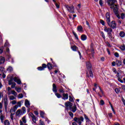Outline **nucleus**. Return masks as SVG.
<instances>
[{
  "label": "nucleus",
  "instance_id": "nucleus-1",
  "mask_svg": "<svg viewBox=\"0 0 125 125\" xmlns=\"http://www.w3.org/2000/svg\"><path fill=\"white\" fill-rule=\"evenodd\" d=\"M107 4L110 5V8L113 9L114 13L115 15H116L117 18L120 19L121 17L119 15V8H118V5L115 4L116 2V0H107Z\"/></svg>",
  "mask_w": 125,
  "mask_h": 125
},
{
  "label": "nucleus",
  "instance_id": "nucleus-2",
  "mask_svg": "<svg viewBox=\"0 0 125 125\" xmlns=\"http://www.w3.org/2000/svg\"><path fill=\"white\" fill-rule=\"evenodd\" d=\"M106 22L108 25L111 28H112V29H115L117 26L116 24V22L115 21H112L111 22V20L110 19V14L109 13H106Z\"/></svg>",
  "mask_w": 125,
  "mask_h": 125
},
{
  "label": "nucleus",
  "instance_id": "nucleus-3",
  "mask_svg": "<svg viewBox=\"0 0 125 125\" xmlns=\"http://www.w3.org/2000/svg\"><path fill=\"white\" fill-rule=\"evenodd\" d=\"M65 106L67 110L69 109L70 111H71L72 112H73V113H75L76 111H77V105H76V104H74L73 106V104H72L70 102H66L65 103Z\"/></svg>",
  "mask_w": 125,
  "mask_h": 125
},
{
  "label": "nucleus",
  "instance_id": "nucleus-4",
  "mask_svg": "<svg viewBox=\"0 0 125 125\" xmlns=\"http://www.w3.org/2000/svg\"><path fill=\"white\" fill-rule=\"evenodd\" d=\"M86 66L87 67V69L88 70V72L86 73V77L87 78H89L90 77L91 78H93V73H92V71H91V63H90V62H86Z\"/></svg>",
  "mask_w": 125,
  "mask_h": 125
},
{
  "label": "nucleus",
  "instance_id": "nucleus-5",
  "mask_svg": "<svg viewBox=\"0 0 125 125\" xmlns=\"http://www.w3.org/2000/svg\"><path fill=\"white\" fill-rule=\"evenodd\" d=\"M7 105H8V101H7V97L4 99V106L5 108V111L7 112Z\"/></svg>",
  "mask_w": 125,
  "mask_h": 125
},
{
  "label": "nucleus",
  "instance_id": "nucleus-6",
  "mask_svg": "<svg viewBox=\"0 0 125 125\" xmlns=\"http://www.w3.org/2000/svg\"><path fill=\"white\" fill-rule=\"evenodd\" d=\"M65 7L67 9V10H68L70 13H73V12H74V6H69V5H65Z\"/></svg>",
  "mask_w": 125,
  "mask_h": 125
},
{
  "label": "nucleus",
  "instance_id": "nucleus-7",
  "mask_svg": "<svg viewBox=\"0 0 125 125\" xmlns=\"http://www.w3.org/2000/svg\"><path fill=\"white\" fill-rule=\"evenodd\" d=\"M46 68V65L45 63L42 64V66H39L37 68L38 71H43Z\"/></svg>",
  "mask_w": 125,
  "mask_h": 125
},
{
  "label": "nucleus",
  "instance_id": "nucleus-8",
  "mask_svg": "<svg viewBox=\"0 0 125 125\" xmlns=\"http://www.w3.org/2000/svg\"><path fill=\"white\" fill-rule=\"evenodd\" d=\"M25 106L28 108V112H29L30 111V102L29 101H28V100H25V103H24Z\"/></svg>",
  "mask_w": 125,
  "mask_h": 125
},
{
  "label": "nucleus",
  "instance_id": "nucleus-9",
  "mask_svg": "<svg viewBox=\"0 0 125 125\" xmlns=\"http://www.w3.org/2000/svg\"><path fill=\"white\" fill-rule=\"evenodd\" d=\"M104 31L106 32V33H112L113 32V29L111 28H108L107 26H104Z\"/></svg>",
  "mask_w": 125,
  "mask_h": 125
},
{
  "label": "nucleus",
  "instance_id": "nucleus-10",
  "mask_svg": "<svg viewBox=\"0 0 125 125\" xmlns=\"http://www.w3.org/2000/svg\"><path fill=\"white\" fill-rule=\"evenodd\" d=\"M18 108V106L17 105H15V106L10 109V113H15L16 110Z\"/></svg>",
  "mask_w": 125,
  "mask_h": 125
},
{
  "label": "nucleus",
  "instance_id": "nucleus-11",
  "mask_svg": "<svg viewBox=\"0 0 125 125\" xmlns=\"http://www.w3.org/2000/svg\"><path fill=\"white\" fill-rule=\"evenodd\" d=\"M52 90L53 92L57 93V86L55 84V83L53 84V89Z\"/></svg>",
  "mask_w": 125,
  "mask_h": 125
},
{
  "label": "nucleus",
  "instance_id": "nucleus-12",
  "mask_svg": "<svg viewBox=\"0 0 125 125\" xmlns=\"http://www.w3.org/2000/svg\"><path fill=\"white\" fill-rule=\"evenodd\" d=\"M62 99H63V100H66L68 99V93H63L62 94Z\"/></svg>",
  "mask_w": 125,
  "mask_h": 125
},
{
  "label": "nucleus",
  "instance_id": "nucleus-13",
  "mask_svg": "<svg viewBox=\"0 0 125 125\" xmlns=\"http://www.w3.org/2000/svg\"><path fill=\"white\" fill-rule=\"evenodd\" d=\"M71 48L73 51H77L79 49V48L76 45L72 46Z\"/></svg>",
  "mask_w": 125,
  "mask_h": 125
},
{
  "label": "nucleus",
  "instance_id": "nucleus-14",
  "mask_svg": "<svg viewBox=\"0 0 125 125\" xmlns=\"http://www.w3.org/2000/svg\"><path fill=\"white\" fill-rule=\"evenodd\" d=\"M48 70H52V64L50 62H48L47 65H46Z\"/></svg>",
  "mask_w": 125,
  "mask_h": 125
},
{
  "label": "nucleus",
  "instance_id": "nucleus-15",
  "mask_svg": "<svg viewBox=\"0 0 125 125\" xmlns=\"http://www.w3.org/2000/svg\"><path fill=\"white\" fill-rule=\"evenodd\" d=\"M86 39H87V36H86V35L84 34L81 35L82 41H86Z\"/></svg>",
  "mask_w": 125,
  "mask_h": 125
},
{
  "label": "nucleus",
  "instance_id": "nucleus-16",
  "mask_svg": "<svg viewBox=\"0 0 125 125\" xmlns=\"http://www.w3.org/2000/svg\"><path fill=\"white\" fill-rule=\"evenodd\" d=\"M22 114V110L21 109H19L16 112V116H20Z\"/></svg>",
  "mask_w": 125,
  "mask_h": 125
},
{
  "label": "nucleus",
  "instance_id": "nucleus-17",
  "mask_svg": "<svg viewBox=\"0 0 125 125\" xmlns=\"http://www.w3.org/2000/svg\"><path fill=\"white\" fill-rule=\"evenodd\" d=\"M5 62V59L3 57H1L0 60V64H3Z\"/></svg>",
  "mask_w": 125,
  "mask_h": 125
},
{
  "label": "nucleus",
  "instance_id": "nucleus-18",
  "mask_svg": "<svg viewBox=\"0 0 125 125\" xmlns=\"http://www.w3.org/2000/svg\"><path fill=\"white\" fill-rule=\"evenodd\" d=\"M14 83L15 82H13V79H12V78H11L9 81H8V84L9 85H11V84L13 83Z\"/></svg>",
  "mask_w": 125,
  "mask_h": 125
},
{
  "label": "nucleus",
  "instance_id": "nucleus-19",
  "mask_svg": "<svg viewBox=\"0 0 125 125\" xmlns=\"http://www.w3.org/2000/svg\"><path fill=\"white\" fill-rule=\"evenodd\" d=\"M116 64L117 66H121V65H122V62L121 61L117 60L116 61Z\"/></svg>",
  "mask_w": 125,
  "mask_h": 125
},
{
  "label": "nucleus",
  "instance_id": "nucleus-20",
  "mask_svg": "<svg viewBox=\"0 0 125 125\" xmlns=\"http://www.w3.org/2000/svg\"><path fill=\"white\" fill-rule=\"evenodd\" d=\"M109 39L112 40L113 39V35L112 34V32H108L107 33Z\"/></svg>",
  "mask_w": 125,
  "mask_h": 125
},
{
  "label": "nucleus",
  "instance_id": "nucleus-21",
  "mask_svg": "<svg viewBox=\"0 0 125 125\" xmlns=\"http://www.w3.org/2000/svg\"><path fill=\"white\" fill-rule=\"evenodd\" d=\"M101 36L102 37L103 39L104 40H105L106 37H105V34H104V32L103 31L100 32Z\"/></svg>",
  "mask_w": 125,
  "mask_h": 125
},
{
  "label": "nucleus",
  "instance_id": "nucleus-22",
  "mask_svg": "<svg viewBox=\"0 0 125 125\" xmlns=\"http://www.w3.org/2000/svg\"><path fill=\"white\" fill-rule=\"evenodd\" d=\"M7 71H8V72H10V73H11V72L13 71V68L11 66H9L7 69Z\"/></svg>",
  "mask_w": 125,
  "mask_h": 125
},
{
  "label": "nucleus",
  "instance_id": "nucleus-23",
  "mask_svg": "<svg viewBox=\"0 0 125 125\" xmlns=\"http://www.w3.org/2000/svg\"><path fill=\"white\" fill-rule=\"evenodd\" d=\"M119 36H120L121 38H124V37H125V32H124V31H121V32H120V34H119Z\"/></svg>",
  "mask_w": 125,
  "mask_h": 125
},
{
  "label": "nucleus",
  "instance_id": "nucleus-24",
  "mask_svg": "<svg viewBox=\"0 0 125 125\" xmlns=\"http://www.w3.org/2000/svg\"><path fill=\"white\" fill-rule=\"evenodd\" d=\"M9 99L10 100H15V99H16V97H14L13 95H11L9 96Z\"/></svg>",
  "mask_w": 125,
  "mask_h": 125
},
{
  "label": "nucleus",
  "instance_id": "nucleus-25",
  "mask_svg": "<svg viewBox=\"0 0 125 125\" xmlns=\"http://www.w3.org/2000/svg\"><path fill=\"white\" fill-rule=\"evenodd\" d=\"M15 89L18 93L21 92V88H20V87H15Z\"/></svg>",
  "mask_w": 125,
  "mask_h": 125
},
{
  "label": "nucleus",
  "instance_id": "nucleus-26",
  "mask_svg": "<svg viewBox=\"0 0 125 125\" xmlns=\"http://www.w3.org/2000/svg\"><path fill=\"white\" fill-rule=\"evenodd\" d=\"M84 117L85 120H86V122H90V120H89V119L88 118V117H87V116H86V115L84 114Z\"/></svg>",
  "mask_w": 125,
  "mask_h": 125
},
{
  "label": "nucleus",
  "instance_id": "nucleus-27",
  "mask_svg": "<svg viewBox=\"0 0 125 125\" xmlns=\"http://www.w3.org/2000/svg\"><path fill=\"white\" fill-rule=\"evenodd\" d=\"M77 30L79 32H82L83 31V27L82 26H79L77 27Z\"/></svg>",
  "mask_w": 125,
  "mask_h": 125
},
{
  "label": "nucleus",
  "instance_id": "nucleus-28",
  "mask_svg": "<svg viewBox=\"0 0 125 125\" xmlns=\"http://www.w3.org/2000/svg\"><path fill=\"white\" fill-rule=\"evenodd\" d=\"M11 94H13V95H14V96H17V92H16L14 90L11 91Z\"/></svg>",
  "mask_w": 125,
  "mask_h": 125
},
{
  "label": "nucleus",
  "instance_id": "nucleus-29",
  "mask_svg": "<svg viewBox=\"0 0 125 125\" xmlns=\"http://www.w3.org/2000/svg\"><path fill=\"white\" fill-rule=\"evenodd\" d=\"M55 95L57 96V98H61L62 97V96L58 93H56Z\"/></svg>",
  "mask_w": 125,
  "mask_h": 125
},
{
  "label": "nucleus",
  "instance_id": "nucleus-30",
  "mask_svg": "<svg viewBox=\"0 0 125 125\" xmlns=\"http://www.w3.org/2000/svg\"><path fill=\"white\" fill-rule=\"evenodd\" d=\"M4 124L5 125H10V123H9V121L6 120L4 122Z\"/></svg>",
  "mask_w": 125,
  "mask_h": 125
},
{
  "label": "nucleus",
  "instance_id": "nucleus-31",
  "mask_svg": "<svg viewBox=\"0 0 125 125\" xmlns=\"http://www.w3.org/2000/svg\"><path fill=\"white\" fill-rule=\"evenodd\" d=\"M115 91L116 93H117V94H119V93H120V91H121V89L118 88H115Z\"/></svg>",
  "mask_w": 125,
  "mask_h": 125
},
{
  "label": "nucleus",
  "instance_id": "nucleus-32",
  "mask_svg": "<svg viewBox=\"0 0 125 125\" xmlns=\"http://www.w3.org/2000/svg\"><path fill=\"white\" fill-rule=\"evenodd\" d=\"M0 119L1 120V123H3V120H4V116L2 115H1L0 116Z\"/></svg>",
  "mask_w": 125,
  "mask_h": 125
},
{
  "label": "nucleus",
  "instance_id": "nucleus-33",
  "mask_svg": "<svg viewBox=\"0 0 125 125\" xmlns=\"http://www.w3.org/2000/svg\"><path fill=\"white\" fill-rule=\"evenodd\" d=\"M120 48L121 49V50H125V44L122 45L120 47Z\"/></svg>",
  "mask_w": 125,
  "mask_h": 125
},
{
  "label": "nucleus",
  "instance_id": "nucleus-34",
  "mask_svg": "<svg viewBox=\"0 0 125 125\" xmlns=\"http://www.w3.org/2000/svg\"><path fill=\"white\" fill-rule=\"evenodd\" d=\"M22 121L24 124H26V123H27V121H26V116L22 117Z\"/></svg>",
  "mask_w": 125,
  "mask_h": 125
},
{
  "label": "nucleus",
  "instance_id": "nucleus-35",
  "mask_svg": "<svg viewBox=\"0 0 125 125\" xmlns=\"http://www.w3.org/2000/svg\"><path fill=\"white\" fill-rule=\"evenodd\" d=\"M40 116L41 118H44V112L41 111L40 112Z\"/></svg>",
  "mask_w": 125,
  "mask_h": 125
},
{
  "label": "nucleus",
  "instance_id": "nucleus-36",
  "mask_svg": "<svg viewBox=\"0 0 125 125\" xmlns=\"http://www.w3.org/2000/svg\"><path fill=\"white\" fill-rule=\"evenodd\" d=\"M32 121H33V123L36 124V123L37 122V118H36V116L32 117Z\"/></svg>",
  "mask_w": 125,
  "mask_h": 125
},
{
  "label": "nucleus",
  "instance_id": "nucleus-37",
  "mask_svg": "<svg viewBox=\"0 0 125 125\" xmlns=\"http://www.w3.org/2000/svg\"><path fill=\"white\" fill-rule=\"evenodd\" d=\"M74 36H75V37L76 38V39L77 40H79V37H78V35H77V34L76 33H75V31H73L72 32Z\"/></svg>",
  "mask_w": 125,
  "mask_h": 125
},
{
  "label": "nucleus",
  "instance_id": "nucleus-38",
  "mask_svg": "<svg viewBox=\"0 0 125 125\" xmlns=\"http://www.w3.org/2000/svg\"><path fill=\"white\" fill-rule=\"evenodd\" d=\"M12 85H11V88H15V86H16V83H12Z\"/></svg>",
  "mask_w": 125,
  "mask_h": 125
},
{
  "label": "nucleus",
  "instance_id": "nucleus-39",
  "mask_svg": "<svg viewBox=\"0 0 125 125\" xmlns=\"http://www.w3.org/2000/svg\"><path fill=\"white\" fill-rule=\"evenodd\" d=\"M100 23L102 24V25H103V26H105V21H104L103 20H100Z\"/></svg>",
  "mask_w": 125,
  "mask_h": 125
},
{
  "label": "nucleus",
  "instance_id": "nucleus-40",
  "mask_svg": "<svg viewBox=\"0 0 125 125\" xmlns=\"http://www.w3.org/2000/svg\"><path fill=\"white\" fill-rule=\"evenodd\" d=\"M59 91L60 93H64V89H63V88H62V89H60L59 90Z\"/></svg>",
  "mask_w": 125,
  "mask_h": 125
},
{
  "label": "nucleus",
  "instance_id": "nucleus-41",
  "mask_svg": "<svg viewBox=\"0 0 125 125\" xmlns=\"http://www.w3.org/2000/svg\"><path fill=\"white\" fill-rule=\"evenodd\" d=\"M11 103L12 104V105H15V104L17 103V102L15 100H13L11 102Z\"/></svg>",
  "mask_w": 125,
  "mask_h": 125
},
{
  "label": "nucleus",
  "instance_id": "nucleus-42",
  "mask_svg": "<svg viewBox=\"0 0 125 125\" xmlns=\"http://www.w3.org/2000/svg\"><path fill=\"white\" fill-rule=\"evenodd\" d=\"M125 14H124V13H122V14H121V19H122V20L125 19Z\"/></svg>",
  "mask_w": 125,
  "mask_h": 125
},
{
  "label": "nucleus",
  "instance_id": "nucleus-43",
  "mask_svg": "<svg viewBox=\"0 0 125 125\" xmlns=\"http://www.w3.org/2000/svg\"><path fill=\"white\" fill-rule=\"evenodd\" d=\"M104 104H105L104 101L103 100H101L100 101V105H104Z\"/></svg>",
  "mask_w": 125,
  "mask_h": 125
},
{
  "label": "nucleus",
  "instance_id": "nucleus-44",
  "mask_svg": "<svg viewBox=\"0 0 125 125\" xmlns=\"http://www.w3.org/2000/svg\"><path fill=\"white\" fill-rule=\"evenodd\" d=\"M13 115H14V113L12 114V112H11L10 118L12 121H13Z\"/></svg>",
  "mask_w": 125,
  "mask_h": 125
},
{
  "label": "nucleus",
  "instance_id": "nucleus-45",
  "mask_svg": "<svg viewBox=\"0 0 125 125\" xmlns=\"http://www.w3.org/2000/svg\"><path fill=\"white\" fill-rule=\"evenodd\" d=\"M18 98H23V94H20L18 95Z\"/></svg>",
  "mask_w": 125,
  "mask_h": 125
},
{
  "label": "nucleus",
  "instance_id": "nucleus-46",
  "mask_svg": "<svg viewBox=\"0 0 125 125\" xmlns=\"http://www.w3.org/2000/svg\"><path fill=\"white\" fill-rule=\"evenodd\" d=\"M69 101H70L71 102H73V101H74V99H73V98L71 96H69Z\"/></svg>",
  "mask_w": 125,
  "mask_h": 125
},
{
  "label": "nucleus",
  "instance_id": "nucleus-47",
  "mask_svg": "<svg viewBox=\"0 0 125 125\" xmlns=\"http://www.w3.org/2000/svg\"><path fill=\"white\" fill-rule=\"evenodd\" d=\"M19 79H18V77H14L13 79V80L14 81V82H15L16 83L18 81V80H19Z\"/></svg>",
  "mask_w": 125,
  "mask_h": 125
},
{
  "label": "nucleus",
  "instance_id": "nucleus-48",
  "mask_svg": "<svg viewBox=\"0 0 125 125\" xmlns=\"http://www.w3.org/2000/svg\"><path fill=\"white\" fill-rule=\"evenodd\" d=\"M114 55H115V57H117V58L119 57V56H120V55H119V53L118 52L115 53Z\"/></svg>",
  "mask_w": 125,
  "mask_h": 125
},
{
  "label": "nucleus",
  "instance_id": "nucleus-49",
  "mask_svg": "<svg viewBox=\"0 0 125 125\" xmlns=\"http://www.w3.org/2000/svg\"><path fill=\"white\" fill-rule=\"evenodd\" d=\"M0 71L1 72H3V71H4V67H3L2 66H0Z\"/></svg>",
  "mask_w": 125,
  "mask_h": 125
},
{
  "label": "nucleus",
  "instance_id": "nucleus-50",
  "mask_svg": "<svg viewBox=\"0 0 125 125\" xmlns=\"http://www.w3.org/2000/svg\"><path fill=\"white\" fill-rule=\"evenodd\" d=\"M69 116H70V117H71V118H73V117H74V114H73L72 112H69Z\"/></svg>",
  "mask_w": 125,
  "mask_h": 125
},
{
  "label": "nucleus",
  "instance_id": "nucleus-51",
  "mask_svg": "<svg viewBox=\"0 0 125 125\" xmlns=\"http://www.w3.org/2000/svg\"><path fill=\"white\" fill-rule=\"evenodd\" d=\"M17 104V106H18V107H20L21 106V102H18Z\"/></svg>",
  "mask_w": 125,
  "mask_h": 125
},
{
  "label": "nucleus",
  "instance_id": "nucleus-52",
  "mask_svg": "<svg viewBox=\"0 0 125 125\" xmlns=\"http://www.w3.org/2000/svg\"><path fill=\"white\" fill-rule=\"evenodd\" d=\"M55 4L57 7V8H60V6L59 5V4L57 3H55Z\"/></svg>",
  "mask_w": 125,
  "mask_h": 125
},
{
  "label": "nucleus",
  "instance_id": "nucleus-53",
  "mask_svg": "<svg viewBox=\"0 0 125 125\" xmlns=\"http://www.w3.org/2000/svg\"><path fill=\"white\" fill-rule=\"evenodd\" d=\"M16 83H17L18 84H21V80H20V79H19V80H18V81Z\"/></svg>",
  "mask_w": 125,
  "mask_h": 125
},
{
  "label": "nucleus",
  "instance_id": "nucleus-54",
  "mask_svg": "<svg viewBox=\"0 0 125 125\" xmlns=\"http://www.w3.org/2000/svg\"><path fill=\"white\" fill-rule=\"evenodd\" d=\"M22 110L23 113H26V108L25 107H22Z\"/></svg>",
  "mask_w": 125,
  "mask_h": 125
},
{
  "label": "nucleus",
  "instance_id": "nucleus-55",
  "mask_svg": "<svg viewBox=\"0 0 125 125\" xmlns=\"http://www.w3.org/2000/svg\"><path fill=\"white\" fill-rule=\"evenodd\" d=\"M108 116L109 117V118H110V119H112V118H113V114L109 113L108 114Z\"/></svg>",
  "mask_w": 125,
  "mask_h": 125
},
{
  "label": "nucleus",
  "instance_id": "nucleus-56",
  "mask_svg": "<svg viewBox=\"0 0 125 125\" xmlns=\"http://www.w3.org/2000/svg\"><path fill=\"white\" fill-rule=\"evenodd\" d=\"M29 116H30V117H31V118H33L35 116V115L31 112H30L29 113Z\"/></svg>",
  "mask_w": 125,
  "mask_h": 125
},
{
  "label": "nucleus",
  "instance_id": "nucleus-57",
  "mask_svg": "<svg viewBox=\"0 0 125 125\" xmlns=\"http://www.w3.org/2000/svg\"><path fill=\"white\" fill-rule=\"evenodd\" d=\"M118 80L119 81V82H120L122 83H124V81L123 80H122V79H121V78H119L118 79Z\"/></svg>",
  "mask_w": 125,
  "mask_h": 125
},
{
  "label": "nucleus",
  "instance_id": "nucleus-58",
  "mask_svg": "<svg viewBox=\"0 0 125 125\" xmlns=\"http://www.w3.org/2000/svg\"><path fill=\"white\" fill-rule=\"evenodd\" d=\"M99 3H100V5H101V6H102V5L103 4V2H102V0H100Z\"/></svg>",
  "mask_w": 125,
  "mask_h": 125
},
{
  "label": "nucleus",
  "instance_id": "nucleus-59",
  "mask_svg": "<svg viewBox=\"0 0 125 125\" xmlns=\"http://www.w3.org/2000/svg\"><path fill=\"white\" fill-rule=\"evenodd\" d=\"M121 87H122V89H123V90H125V85H122Z\"/></svg>",
  "mask_w": 125,
  "mask_h": 125
},
{
  "label": "nucleus",
  "instance_id": "nucleus-60",
  "mask_svg": "<svg viewBox=\"0 0 125 125\" xmlns=\"http://www.w3.org/2000/svg\"><path fill=\"white\" fill-rule=\"evenodd\" d=\"M34 114L38 116V115H39V112L35 111H34Z\"/></svg>",
  "mask_w": 125,
  "mask_h": 125
},
{
  "label": "nucleus",
  "instance_id": "nucleus-61",
  "mask_svg": "<svg viewBox=\"0 0 125 125\" xmlns=\"http://www.w3.org/2000/svg\"><path fill=\"white\" fill-rule=\"evenodd\" d=\"M112 66H116V62H113L111 63Z\"/></svg>",
  "mask_w": 125,
  "mask_h": 125
},
{
  "label": "nucleus",
  "instance_id": "nucleus-62",
  "mask_svg": "<svg viewBox=\"0 0 125 125\" xmlns=\"http://www.w3.org/2000/svg\"><path fill=\"white\" fill-rule=\"evenodd\" d=\"M40 125H45L44 124V123H43V122H41Z\"/></svg>",
  "mask_w": 125,
  "mask_h": 125
},
{
  "label": "nucleus",
  "instance_id": "nucleus-63",
  "mask_svg": "<svg viewBox=\"0 0 125 125\" xmlns=\"http://www.w3.org/2000/svg\"><path fill=\"white\" fill-rule=\"evenodd\" d=\"M7 90H8V92H9V91H10V90H11V88H10V87H8Z\"/></svg>",
  "mask_w": 125,
  "mask_h": 125
},
{
  "label": "nucleus",
  "instance_id": "nucleus-64",
  "mask_svg": "<svg viewBox=\"0 0 125 125\" xmlns=\"http://www.w3.org/2000/svg\"><path fill=\"white\" fill-rule=\"evenodd\" d=\"M72 125H78V124H77V122L75 121V122H73L72 123Z\"/></svg>",
  "mask_w": 125,
  "mask_h": 125
}]
</instances>
